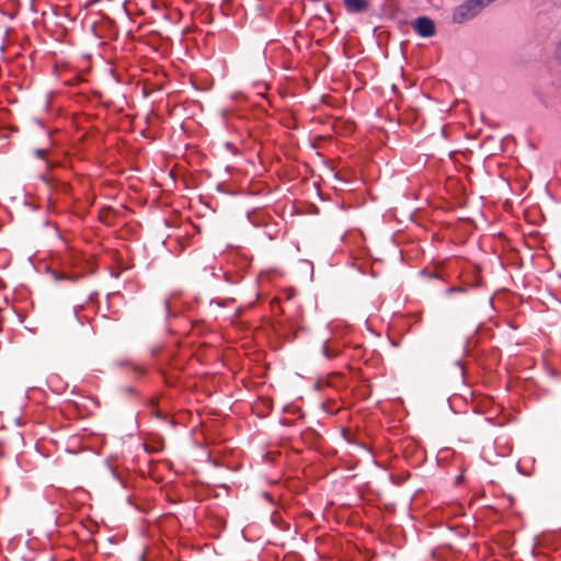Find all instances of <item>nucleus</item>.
<instances>
[{"instance_id": "f257e3e1", "label": "nucleus", "mask_w": 561, "mask_h": 561, "mask_svg": "<svg viewBox=\"0 0 561 561\" xmlns=\"http://www.w3.org/2000/svg\"><path fill=\"white\" fill-rule=\"evenodd\" d=\"M483 10L480 0H467L465 3L458 5L453 12V21L455 23H463L471 20Z\"/></svg>"}, {"instance_id": "f03ea898", "label": "nucleus", "mask_w": 561, "mask_h": 561, "mask_svg": "<svg viewBox=\"0 0 561 561\" xmlns=\"http://www.w3.org/2000/svg\"><path fill=\"white\" fill-rule=\"evenodd\" d=\"M412 27L422 37H431L435 34V23L428 16H419L413 23Z\"/></svg>"}, {"instance_id": "7ed1b4c3", "label": "nucleus", "mask_w": 561, "mask_h": 561, "mask_svg": "<svg viewBox=\"0 0 561 561\" xmlns=\"http://www.w3.org/2000/svg\"><path fill=\"white\" fill-rule=\"evenodd\" d=\"M348 14H364L370 9V0H342Z\"/></svg>"}, {"instance_id": "20e7f679", "label": "nucleus", "mask_w": 561, "mask_h": 561, "mask_svg": "<svg viewBox=\"0 0 561 561\" xmlns=\"http://www.w3.org/2000/svg\"><path fill=\"white\" fill-rule=\"evenodd\" d=\"M422 273L427 278H436L440 280L450 277L444 264L426 266L425 268H423Z\"/></svg>"}, {"instance_id": "39448f33", "label": "nucleus", "mask_w": 561, "mask_h": 561, "mask_svg": "<svg viewBox=\"0 0 561 561\" xmlns=\"http://www.w3.org/2000/svg\"><path fill=\"white\" fill-rule=\"evenodd\" d=\"M299 267L306 272L309 273V276L312 277V273H313V266H312V263L309 262V261H300L299 263Z\"/></svg>"}, {"instance_id": "423d86ee", "label": "nucleus", "mask_w": 561, "mask_h": 561, "mask_svg": "<svg viewBox=\"0 0 561 561\" xmlns=\"http://www.w3.org/2000/svg\"><path fill=\"white\" fill-rule=\"evenodd\" d=\"M493 447L492 446H484L482 448V457L489 461V462H492V453H493Z\"/></svg>"}, {"instance_id": "0eeeda50", "label": "nucleus", "mask_w": 561, "mask_h": 561, "mask_svg": "<svg viewBox=\"0 0 561 561\" xmlns=\"http://www.w3.org/2000/svg\"><path fill=\"white\" fill-rule=\"evenodd\" d=\"M554 57L561 64V39L557 44V48H556V51H554Z\"/></svg>"}, {"instance_id": "6e6552de", "label": "nucleus", "mask_w": 561, "mask_h": 561, "mask_svg": "<svg viewBox=\"0 0 561 561\" xmlns=\"http://www.w3.org/2000/svg\"><path fill=\"white\" fill-rule=\"evenodd\" d=\"M454 293H465V288L462 287H450L446 290V295H450Z\"/></svg>"}, {"instance_id": "1a4fd4ad", "label": "nucleus", "mask_w": 561, "mask_h": 561, "mask_svg": "<svg viewBox=\"0 0 561 561\" xmlns=\"http://www.w3.org/2000/svg\"><path fill=\"white\" fill-rule=\"evenodd\" d=\"M322 354L327 357V358H331L333 355L330 353L329 348L327 345H323L322 347Z\"/></svg>"}, {"instance_id": "9d476101", "label": "nucleus", "mask_w": 561, "mask_h": 561, "mask_svg": "<svg viewBox=\"0 0 561 561\" xmlns=\"http://www.w3.org/2000/svg\"><path fill=\"white\" fill-rule=\"evenodd\" d=\"M508 453H510V448H505V449H503V450H501V451H495V453H494V455H495V456H502V457H504V456H506Z\"/></svg>"}, {"instance_id": "9b49d317", "label": "nucleus", "mask_w": 561, "mask_h": 561, "mask_svg": "<svg viewBox=\"0 0 561 561\" xmlns=\"http://www.w3.org/2000/svg\"><path fill=\"white\" fill-rule=\"evenodd\" d=\"M482 2V7L485 8L488 4L493 2L494 0H480Z\"/></svg>"}, {"instance_id": "f8f14e48", "label": "nucleus", "mask_w": 561, "mask_h": 561, "mask_svg": "<svg viewBox=\"0 0 561 561\" xmlns=\"http://www.w3.org/2000/svg\"><path fill=\"white\" fill-rule=\"evenodd\" d=\"M482 2V7L485 8L488 4L493 2L494 0H480Z\"/></svg>"}, {"instance_id": "ddd939ff", "label": "nucleus", "mask_w": 561, "mask_h": 561, "mask_svg": "<svg viewBox=\"0 0 561 561\" xmlns=\"http://www.w3.org/2000/svg\"><path fill=\"white\" fill-rule=\"evenodd\" d=\"M43 153H44V151H43V150H37V151H36V154H37L38 157H42V156H43Z\"/></svg>"}]
</instances>
